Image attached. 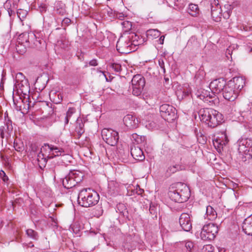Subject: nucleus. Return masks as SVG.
<instances>
[{
	"mask_svg": "<svg viewBox=\"0 0 252 252\" xmlns=\"http://www.w3.org/2000/svg\"><path fill=\"white\" fill-rule=\"evenodd\" d=\"M199 116L203 122L212 128L220 125L223 120L222 115L212 108H204L200 110Z\"/></svg>",
	"mask_w": 252,
	"mask_h": 252,
	"instance_id": "f257e3e1",
	"label": "nucleus"
},
{
	"mask_svg": "<svg viewBox=\"0 0 252 252\" xmlns=\"http://www.w3.org/2000/svg\"><path fill=\"white\" fill-rule=\"evenodd\" d=\"M99 200V194L91 188L83 189L80 191L78 195V204L86 208L94 206L97 204Z\"/></svg>",
	"mask_w": 252,
	"mask_h": 252,
	"instance_id": "f03ea898",
	"label": "nucleus"
},
{
	"mask_svg": "<svg viewBox=\"0 0 252 252\" xmlns=\"http://www.w3.org/2000/svg\"><path fill=\"white\" fill-rule=\"evenodd\" d=\"M17 91L18 93L23 94L27 95L30 93V87L28 80L22 73H18L15 77V83L14 86V90Z\"/></svg>",
	"mask_w": 252,
	"mask_h": 252,
	"instance_id": "7ed1b4c3",
	"label": "nucleus"
},
{
	"mask_svg": "<svg viewBox=\"0 0 252 252\" xmlns=\"http://www.w3.org/2000/svg\"><path fill=\"white\" fill-rule=\"evenodd\" d=\"M219 231L218 226L213 223H209L204 225L202 228L200 234V238L204 241L213 240L216 236Z\"/></svg>",
	"mask_w": 252,
	"mask_h": 252,
	"instance_id": "20e7f679",
	"label": "nucleus"
},
{
	"mask_svg": "<svg viewBox=\"0 0 252 252\" xmlns=\"http://www.w3.org/2000/svg\"><path fill=\"white\" fill-rule=\"evenodd\" d=\"M161 117L168 122H172L177 118V110L173 106L163 104L159 107Z\"/></svg>",
	"mask_w": 252,
	"mask_h": 252,
	"instance_id": "39448f33",
	"label": "nucleus"
},
{
	"mask_svg": "<svg viewBox=\"0 0 252 252\" xmlns=\"http://www.w3.org/2000/svg\"><path fill=\"white\" fill-rule=\"evenodd\" d=\"M101 135L103 140L111 146L116 145L119 139L118 132L111 128L103 129L101 131Z\"/></svg>",
	"mask_w": 252,
	"mask_h": 252,
	"instance_id": "423d86ee",
	"label": "nucleus"
},
{
	"mask_svg": "<svg viewBox=\"0 0 252 252\" xmlns=\"http://www.w3.org/2000/svg\"><path fill=\"white\" fill-rule=\"evenodd\" d=\"M131 83L133 94L140 95L145 85V78L140 74H136L133 77Z\"/></svg>",
	"mask_w": 252,
	"mask_h": 252,
	"instance_id": "0eeeda50",
	"label": "nucleus"
},
{
	"mask_svg": "<svg viewBox=\"0 0 252 252\" xmlns=\"http://www.w3.org/2000/svg\"><path fill=\"white\" fill-rule=\"evenodd\" d=\"M116 48L119 53L124 54H129L137 49L127 38H120L117 41Z\"/></svg>",
	"mask_w": 252,
	"mask_h": 252,
	"instance_id": "6e6552de",
	"label": "nucleus"
},
{
	"mask_svg": "<svg viewBox=\"0 0 252 252\" xmlns=\"http://www.w3.org/2000/svg\"><path fill=\"white\" fill-rule=\"evenodd\" d=\"M176 188L180 193V197H177L179 203L186 202L188 200L190 195V189L185 184L181 182L176 183Z\"/></svg>",
	"mask_w": 252,
	"mask_h": 252,
	"instance_id": "1a4fd4ad",
	"label": "nucleus"
},
{
	"mask_svg": "<svg viewBox=\"0 0 252 252\" xmlns=\"http://www.w3.org/2000/svg\"><path fill=\"white\" fill-rule=\"evenodd\" d=\"M238 93L234 89V87L228 82L227 83L226 86L224 88L222 93L223 97L230 101H233L238 97Z\"/></svg>",
	"mask_w": 252,
	"mask_h": 252,
	"instance_id": "9d476101",
	"label": "nucleus"
},
{
	"mask_svg": "<svg viewBox=\"0 0 252 252\" xmlns=\"http://www.w3.org/2000/svg\"><path fill=\"white\" fill-rule=\"evenodd\" d=\"M226 85V81L222 78H220L212 81L209 88L214 93L219 94L222 93Z\"/></svg>",
	"mask_w": 252,
	"mask_h": 252,
	"instance_id": "9b49d317",
	"label": "nucleus"
},
{
	"mask_svg": "<svg viewBox=\"0 0 252 252\" xmlns=\"http://www.w3.org/2000/svg\"><path fill=\"white\" fill-rule=\"evenodd\" d=\"M229 140L226 134L223 132L220 136H217L213 139V145L218 153H221L223 150V148L228 143Z\"/></svg>",
	"mask_w": 252,
	"mask_h": 252,
	"instance_id": "f8f14e48",
	"label": "nucleus"
},
{
	"mask_svg": "<svg viewBox=\"0 0 252 252\" xmlns=\"http://www.w3.org/2000/svg\"><path fill=\"white\" fill-rule=\"evenodd\" d=\"M179 221L181 227L184 231L189 232L192 229V222L189 214L182 213Z\"/></svg>",
	"mask_w": 252,
	"mask_h": 252,
	"instance_id": "ddd939ff",
	"label": "nucleus"
},
{
	"mask_svg": "<svg viewBox=\"0 0 252 252\" xmlns=\"http://www.w3.org/2000/svg\"><path fill=\"white\" fill-rule=\"evenodd\" d=\"M12 132L13 126L10 120H8L4 123L3 126H0V136L1 139H7L11 136Z\"/></svg>",
	"mask_w": 252,
	"mask_h": 252,
	"instance_id": "4468645a",
	"label": "nucleus"
},
{
	"mask_svg": "<svg viewBox=\"0 0 252 252\" xmlns=\"http://www.w3.org/2000/svg\"><path fill=\"white\" fill-rule=\"evenodd\" d=\"M44 147H47L49 150V155L47 156L48 158H52L55 157L62 156V154L64 152L63 148L48 143H45L42 148H44Z\"/></svg>",
	"mask_w": 252,
	"mask_h": 252,
	"instance_id": "2eb2a0df",
	"label": "nucleus"
},
{
	"mask_svg": "<svg viewBox=\"0 0 252 252\" xmlns=\"http://www.w3.org/2000/svg\"><path fill=\"white\" fill-rule=\"evenodd\" d=\"M73 173H68L62 181L63 185L67 189H69L74 187L76 184L80 182V177L76 179H72Z\"/></svg>",
	"mask_w": 252,
	"mask_h": 252,
	"instance_id": "dca6fc26",
	"label": "nucleus"
},
{
	"mask_svg": "<svg viewBox=\"0 0 252 252\" xmlns=\"http://www.w3.org/2000/svg\"><path fill=\"white\" fill-rule=\"evenodd\" d=\"M238 146V151L239 156L242 154H244L247 149L252 147V140L248 138H242L237 141Z\"/></svg>",
	"mask_w": 252,
	"mask_h": 252,
	"instance_id": "f3484780",
	"label": "nucleus"
},
{
	"mask_svg": "<svg viewBox=\"0 0 252 252\" xmlns=\"http://www.w3.org/2000/svg\"><path fill=\"white\" fill-rule=\"evenodd\" d=\"M35 35L32 33L23 32L20 34L17 39V43L25 44V46H30L32 42V39L34 38Z\"/></svg>",
	"mask_w": 252,
	"mask_h": 252,
	"instance_id": "a211bd4d",
	"label": "nucleus"
},
{
	"mask_svg": "<svg viewBox=\"0 0 252 252\" xmlns=\"http://www.w3.org/2000/svg\"><path fill=\"white\" fill-rule=\"evenodd\" d=\"M238 93L245 85V80L242 77H235L228 81Z\"/></svg>",
	"mask_w": 252,
	"mask_h": 252,
	"instance_id": "6ab92c4d",
	"label": "nucleus"
},
{
	"mask_svg": "<svg viewBox=\"0 0 252 252\" xmlns=\"http://www.w3.org/2000/svg\"><path fill=\"white\" fill-rule=\"evenodd\" d=\"M125 125L129 128H134L137 127L138 120L132 115H127L123 118Z\"/></svg>",
	"mask_w": 252,
	"mask_h": 252,
	"instance_id": "aec40b11",
	"label": "nucleus"
},
{
	"mask_svg": "<svg viewBox=\"0 0 252 252\" xmlns=\"http://www.w3.org/2000/svg\"><path fill=\"white\" fill-rule=\"evenodd\" d=\"M130 153L132 157L135 160L139 161L143 160L145 157L142 149L138 146H132L130 148Z\"/></svg>",
	"mask_w": 252,
	"mask_h": 252,
	"instance_id": "412c9836",
	"label": "nucleus"
},
{
	"mask_svg": "<svg viewBox=\"0 0 252 252\" xmlns=\"http://www.w3.org/2000/svg\"><path fill=\"white\" fill-rule=\"evenodd\" d=\"M242 229L243 231L248 235H252V215L244 220Z\"/></svg>",
	"mask_w": 252,
	"mask_h": 252,
	"instance_id": "4be33fe9",
	"label": "nucleus"
},
{
	"mask_svg": "<svg viewBox=\"0 0 252 252\" xmlns=\"http://www.w3.org/2000/svg\"><path fill=\"white\" fill-rule=\"evenodd\" d=\"M168 194L172 200L175 202L179 203V200L177 197H180V193H179V191L177 190V188H176V183L172 184L170 187Z\"/></svg>",
	"mask_w": 252,
	"mask_h": 252,
	"instance_id": "5701e85b",
	"label": "nucleus"
},
{
	"mask_svg": "<svg viewBox=\"0 0 252 252\" xmlns=\"http://www.w3.org/2000/svg\"><path fill=\"white\" fill-rule=\"evenodd\" d=\"M75 131L77 134V138L78 139L85 132L84 124L81 118H78L76 120Z\"/></svg>",
	"mask_w": 252,
	"mask_h": 252,
	"instance_id": "b1692460",
	"label": "nucleus"
},
{
	"mask_svg": "<svg viewBox=\"0 0 252 252\" xmlns=\"http://www.w3.org/2000/svg\"><path fill=\"white\" fill-rule=\"evenodd\" d=\"M127 38L129 39L130 42L132 43V45H134L135 47L137 45L143 44L145 42L144 38H140L138 35L135 33L130 34Z\"/></svg>",
	"mask_w": 252,
	"mask_h": 252,
	"instance_id": "393cba45",
	"label": "nucleus"
},
{
	"mask_svg": "<svg viewBox=\"0 0 252 252\" xmlns=\"http://www.w3.org/2000/svg\"><path fill=\"white\" fill-rule=\"evenodd\" d=\"M206 73L204 70L199 69L196 73L194 76L195 81L200 85L204 81Z\"/></svg>",
	"mask_w": 252,
	"mask_h": 252,
	"instance_id": "a878e982",
	"label": "nucleus"
},
{
	"mask_svg": "<svg viewBox=\"0 0 252 252\" xmlns=\"http://www.w3.org/2000/svg\"><path fill=\"white\" fill-rule=\"evenodd\" d=\"M206 215L207 218L209 220H214L217 217L216 211L211 206L206 207Z\"/></svg>",
	"mask_w": 252,
	"mask_h": 252,
	"instance_id": "bb28decb",
	"label": "nucleus"
},
{
	"mask_svg": "<svg viewBox=\"0 0 252 252\" xmlns=\"http://www.w3.org/2000/svg\"><path fill=\"white\" fill-rule=\"evenodd\" d=\"M160 35V32L158 30L150 29L146 32V36L149 39H153L159 37Z\"/></svg>",
	"mask_w": 252,
	"mask_h": 252,
	"instance_id": "cd10ccee",
	"label": "nucleus"
},
{
	"mask_svg": "<svg viewBox=\"0 0 252 252\" xmlns=\"http://www.w3.org/2000/svg\"><path fill=\"white\" fill-rule=\"evenodd\" d=\"M188 12L192 16H197L199 13V9L198 5L192 3L190 4L189 6Z\"/></svg>",
	"mask_w": 252,
	"mask_h": 252,
	"instance_id": "c85d7f7f",
	"label": "nucleus"
},
{
	"mask_svg": "<svg viewBox=\"0 0 252 252\" xmlns=\"http://www.w3.org/2000/svg\"><path fill=\"white\" fill-rule=\"evenodd\" d=\"M211 16L213 19H218V18H220V16L221 15L220 13L221 9L220 6H217L216 9H214V5L213 3L211 4Z\"/></svg>",
	"mask_w": 252,
	"mask_h": 252,
	"instance_id": "c756f323",
	"label": "nucleus"
},
{
	"mask_svg": "<svg viewBox=\"0 0 252 252\" xmlns=\"http://www.w3.org/2000/svg\"><path fill=\"white\" fill-rule=\"evenodd\" d=\"M191 94L190 89H184L182 91L177 92V96L179 99H183L189 97Z\"/></svg>",
	"mask_w": 252,
	"mask_h": 252,
	"instance_id": "7c9ffc66",
	"label": "nucleus"
},
{
	"mask_svg": "<svg viewBox=\"0 0 252 252\" xmlns=\"http://www.w3.org/2000/svg\"><path fill=\"white\" fill-rule=\"evenodd\" d=\"M195 94L197 98L203 101L207 95H209V92L204 89H199L196 91Z\"/></svg>",
	"mask_w": 252,
	"mask_h": 252,
	"instance_id": "2f4dec72",
	"label": "nucleus"
},
{
	"mask_svg": "<svg viewBox=\"0 0 252 252\" xmlns=\"http://www.w3.org/2000/svg\"><path fill=\"white\" fill-rule=\"evenodd\" d=\"M117 209L119 211L120 213L124 217L127 219L128 220H130L128 217V213L126 206L123 204H120L117 206Z\"/></svg>",
	"mask_w": 252,
	"mask_h": 252,
	"instance_id": "473e14b6",
	"label": "nucleus"
},
{
	"mask_svg": "<svg viewBox=\"0 0 252 252\" xmlns=\"http://www.w3.org/2000/svg\"><path fill=\"white\" fill-rule=\"evenodd\" d=\"M240 158H241L244 161H246L251 159L252 158V147H250L249 149H247L244 154H242L240 156Z\"/></svg>",
	"mask_w": 252,
	"mask_h": 252,
	"instance_id": "72a5a7b5",
	"label": "nucleus"
},
{
	"mask_svg": "<svg viewBox=\"0 0 252 252\" xmlns=\"http://www.w3.org/2000/svg\"><path fill=\"white\" fill-rule=\"evenodd\" d=\"M187 46V47L191 48L198 47V43L197 38L195 36H191L188 40Z\"/></svg>",
	"mask_w": 252,
	"mask_h": 252,
	"instance_id": "f704fd0d",
	"label": "nucleus"
},
{
	"mask_svg": "<svg viewBox=\"0 0 252 252\" xmlns=\"http://www.w3.org/2000/svg\"><path fill=\"white\" fill-rule=\"evenodd\" d=\"M181 166L179 164L169 166L166 170V174L168 176H170L171 174L176 172L177 171L181 170Z\"/></svg>",
	"mask_w": 252,
	"mask_h": 252,
	"instance_id": "c9c22d12",
	"label": "nucleus"
},
{
	"mask_svg": "<svg viewBox=\"0 0 252 252\" xmlns=\"http://www.w3.org/2000/svg\"><path fill=\"white\" fill-rule=\"evenodd\" d=\"M26 234L28 237L34 240H37L38 239L39 235L38 233L32 229H28L26 230Z\"/></svg>",
	"mask_w": 252,
	"mask_h": 252,
	"instance_id": "e433bc0d",
	"label": "nucleus"
},
{
	"mask_svg": "<svg viewBox=\"0 0 252 252\" xmlns=\"http://www.w3.org/2000/svg\"><path fill=\"white\" fill-rule=\"evenodd\" d=\"M131 139L134 141L137 144H139L145 141V137L144 136H141L136 133H133L131 136Z\"/></svg>",
	"mask_w": 252,
	"mask_h": 252,
	"instance_id": "4c0bfd02",
	"label": "nucleus"
},
{
	"mask_svg": "<svg viewBox=\"0 0 252 252\" xmlns=\"http://www.w3.org/2000/svg\"><path fill=\"white\" fill-rule=\"evenodd\" d=\"M76 112V109L74 107H69L66 113L65 118V124H67L72 115Z\"/></svg>",
	"mask_w": 252,
	"mask_h": 252,
	"instance_id": "58836bf2",
	"label": "nucleus"
},
{
	"mask_svg": "<svg viewBox=\"0 0 252 252\" xmlns=\"http://www.w3.org/2000/svg\"><path fill=\"white\" fill-rule=\"evenodd\" d=\"M108 14L109 16L112 17L114 18L118 19L120 20H123L125 18V15L123 13H119L115 11L114 12L111 11L110 13L108 12Z\"/></svg>",
	"mask_w": 252,
	"mask_h": 252,
	"instance_id": "ea45409f",
	"label": "nucleus"
},
{
	"mask_svg": "<svg viewBox=\"0 0 252 252\" xmlns=\"http://www.w3.org/2000/svg\"><path fill=\"white\" fill-rule=\"evenodd\" d=\"M224 6L227 10L223 12V16L224 18L227 19L229 18L230 14L231 13V11L233 8V6L230 4L225 5Z\"/></svg>",
	"mask_w": 252,
	"mask_h": 252,
	"instance_id": "a19ab883",
	"label": "nucleus"
},
{
	"mask_svg": "<svg viewBox=\"0 0 252 252\" xmlns=\"http://www.w3.org/2000/svg\"><path fill=\"white\" fill-rule=\"evenodd\" d=\"M25 45V44H18V43H17L16 45V49L19 54L23 55L26 52V47H28V46Z\"/></svg>",
	"mask_w": 252,
	"mask_h": 252,
	"instance_id": "79ce46f5",
	"label": "nucleus"
},
{
	"mask_svg": "<svg viewBox=\"0 0 252 252\" xmlns=\"http://www.w3.org/2000/svg\"><path fill=\"white\" fill-rule=\"evenodd\" d=\"M109 67L116 72H120L122 70L121 65L117 63H111Z\"/></svg>",
	"mask_w": 252,
	"mask_h": 252,
	"instance_id": "37998d69",
	"label": "nucleus"
},
{
	"mask_svg": "<svg viewBox=\"0 0 252 252\" xmlns=\"http://www.w3.org/2000/svg\"><path fill=\"white\" fill-rule=\"evenodd\" d=\"M149 212L152 215V218H157V211L156 207L152 204H151L149 208Z\"/></svg>",
	"mask_w": 252,
	"mask_h": 252,
	"instance_id": "c03bdc74",
	"label": "nucleus"
},
{
	"mask_svg": "<svg viewBox=\"0 0 252 252\" xmlns=\"http://www.w3.org/2000/svg\"><path fill=\"white\" fill-rule=\"evenodd\" d=\"M69 173H73V177H72V179H77L79 177H80V182L82 180L83 176L82 174L77 171H70Z\"/></svg>",
	"mask_w": 252,
	"mask_h": 252,
	"instance_id": "a18cd8bd",
	"label": "nucleus"
},
{
	"mask_svg": "<svg viewBox=\"0 0 252 252\" xmlns=\"http://www.w3.org/2000/svg\"><path fill=\"white\" fill-rule=\"evenodd\" d=\"M48 5L45 3H40L38 6V9L41 13L46 12Z\"/></svg>",
	"mask_w": 252,
	"mask_h": 252,
	"instance_id": "49530a36",
	"label": "nucleus"
},
{
	"mask_svg": "<svg viewBox=\"0 0 252 252\" xmlns=\"http://www.w3.org/2000/svg\"><path fill=\"white\" fill-rule=\"evenodd\" d=\"M14 147L17 152H22L24 150L23 144H19L15 142H14Z\"/></svg>",
	"mask_w": 252,
	"mask_h": 252,
	"instance_id": "de8ad7c7",
	"label": "nucleus"
},
{
	"mask_svg": "<svg viewBox=\"0 0 252 252\" xmlns=\"http://www.w3.org/2000/svg\"><path fill=\"white\" fill-rule=\"evenodd\" d=\"M48 159H49L48 158H46L43 159L38 160V164L41 169L45 167Z\"/></svg>",
	"mask_w": 252,
	"mask_h": 252,
	"instance_id": "09e8293b",
	"label": "nucleus"
},
{
	"mask_svg": "<svg viewBox=\"0 0 252 252\" xmlns=\"http://www.w3.org/2000/svg\"><path fill=\"white\" fill-rule=\"evenodd\" d=\"M71 23V20L68 18H65L62 20V26L65 29L66 26H68Z\"/></svg>",
	"mask_w": 252,
	"mask_h": 252,
	"instance_id": "8fccbe9b",
	"label": "nucleus"
},
{
	"mask_svg": "<svg viewBox=\"0 0 252 252\" xmlns=\"http://www.w3.org/2000/svg\"><path fill=\"white\" fill-rule=\"evenodd\" d=\"M214 248L211 245H207L203 247L202 252H213Z\"/></svg>",
	"mask_w": 252,
	"mask_h": 252,
	"instance_id": "3c124183",
	"label": "nucleus"
},
{
	"mask_svg": "<svg viewBox=\"0 0 252 252\" xmlns=\"http://www.w3.org/2000/svg\"><path fill=\"white\" fill-rule=\"evenodd\" d=\"M0 176L2 179L3 181L4 182H7L8 180V177L6 175L4 171L1 170L0 171Z\"/></svg>",
	"mask_w": 252,
	"mask_h": 252,
	"instance_id": "603ef678",
	"label": "nucleus"
},
{
	"mask_svg": "<svg viewBox=\"0 0 252 252\" xmlns=\"http://www.w3.org/2000/svg\"><path fill=\"white\" fill-rule=\"evenodd\" d=\"M203 101L209 105L214 103V99H212V96H209V95H207L206 98L203 100Z\"/></svg>",
	"mask_w": 252,
	"mask_h": 252,
	"instance_id": "864d4df0",
	"label": "nucleus"
},
{
	"mask_svg": "<svg viewBox=\"0 0 252 252\" xmlns=\"http://www.w3.org/2000/svg\"><path fill=\"white\" fill-rule=\"evenodd\" d=\"M193 244L191 242H187L186 243L185 247L189 252H190L192 249L193 248Z\"/></svg>",
	"mask_w": 252,
	"mask_h": 252,
	"instance_id": "5fc2aeb1",
	"label": "nucleus"
},
{
	"mask_svg": "<svg viewBox=\"0 0 252 252\" xmlns=\"http://www.w3.org/2000/svg\"><path fill=\"white\" fill-rule=\"evenodd\" d=\"M95 211L96 212L94 213V215L95 216H97V217L102 215L103 213V210L101 207H97Z\"/></svg>",
	"mask_w": 252,
	"mask_h": 252,
	"instance_id": "6e6d98bb",
	"label": "nucleus"
},
{
	"mask_svg": "<svg viewBox=\"0 0 252 252\" xmlns=\"http://www.w3.org/2000/svg\"><path fill=\"white\" fill-rule=\"evenodd\" d=\"M13 6H12L11 1L10 0H7L3 4V7L5 8V9H9L11 7H12Z\"/></svg>",
	"mask_w": 252,
	"mask_h": 252,
	"instance_id": "4d7b16f0",
	"label": "nucleus"
},
{
	"mask_svg": "<svg viewBox=\"0 0 252 252\" xmlns=\"http://www.w3.org/2000/svg\"><path fill=\"white\" fill-rule=\"evenodd\" d=\"M38 149V146L35 143H32L30 145V149L32 152L35 153L37 151Z\"/></svg>",
	"mask_w": 252,
	"mask_h": 252,
	"instance_id": "13d9d810",
	"label": "nucleus"
},
{
	"mask_svg": "<svg viewBox=\"0 0 252 252\" xmlns=\"http://www.w3.org/2000/svg\"><path fill=\"white\" fill-rule=\"evenodd\" d=\"M90 66H96L98 65L97 60L96 59H93L89 63Z\"/></svg>",
	"mask_w": 252,
	"mask_h": 252,
	"instance_id": "bf43d9fd",
	"label": "nucleus"
},
{
	"mask_svg": "<svg viewBox=\"0 0 252 252\" xmlns=\"http://www.w3.org/2000/svg\"><path fill=\"white\" fill-rule=\"evenodd\" d=\"M14 5H13L12 7L9 8V9H7V11L8 12V15L10 17H11L13 15L15 14V12L14 11Z\"/></svg>",
	"mask_w": 252,
	"mask_h": 252,
	"instance_id": "052dcab7",
	"label": "nucleus"
},
{
	"mask_svg": "<svg viewBox=\"0 0 252 252\" xmlns=\"http://www.w3.org/2000/svg\"><path fill=\"white\" fill-rule=\"evenodd\" d=\"M46 158H47V156L46 157L45 155H44V154H43L42 153V152L41 151L40 153H38V154L37 155V160L38 161V160H40L41 159H43Z\"/></svg>",
	"mask_w": 252,
	"mask_h": 252,
	"instance_id": "680f3d73",
	"label": "nucleus"
},
{
	"mask_svg": "<svg viewBox=\"0 0 252 252\" xmlns=\"http://www.w3.org/2000/svg\"><path fill=\"white\" fill-rule=\"evenodd\" d=\"M243 28L245 31H251V24H248L247 25H243Z\"/></svg>",
	"mask_w": 252,
	"mask_h": 252,
	"instance_id": "e2e57ef3",
	"label": "nucleus"
},
{
	"mask_svg": "<svg viewBox=\"0 0 252 252\" xmlns=\"http://www.w3.org/2000/svg\"><path fill=\"white\" fill-rule=\"evenodd\" d=\"M13 101H14V104L15 105V109L17 111H21L22 110V106L21 105H18V103H16V102H15L14 100H13Z\"/></svg>",
	"mask_w": 252,
	"mask_h": 252,
	"instance_id": "0e129e2a",
	"label": "nucleus"
},
{
	"mask_svg": "<svg viewBox=\"0 0 252 252\" xmlns=\"http://www.w3.org/2000/svg\"><path fill=\"white\" fill-rule=\"evenodd\" d=\"M164 36H161L158 39V41L159 42L160 44H163L164 42Z\"/></svg>",
	"mask_w": 252,
	"mask_h": 252,
	"instance_id": "69168bd1",
	"label": "nucleus"
},
{
	"mask_svg": "<svg viewBox=\"0 0 252 252\" xmlns=\"http://www.w3.org/2000/svg\"><path fill=\"white\" fill-rule=\"evenodd\" d=\"M158 63H159V65H160V66L161 67V68H162L164 70V71H165L164 62H163V60H161V61L159 60Z\"/></svg>",
	"mask_w": 252,
	"mask_h": 252,
	"instance_id": "338daca9",
	"label": "nucleus"
},
{
	"mask_svg": "<svg viewBox=\"0 0 252 252\" xmlns=\"http://www.w3.org/2000/svg\"><path fill=\"white\" fill-rule=\"evenodd\" d=\"M21 12H23L24 13L23 14H26V11H24L22 9H19L17 11V14L18 15V16L19 17V18L21 19V17H20V16H21Z\"/></svg>",
	"mask_w": 252,
	"mask_h": 252,
	"instance_id": "774afa93",
	"label": "nucleus"
}]
</instances>
